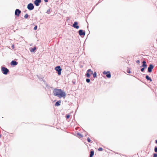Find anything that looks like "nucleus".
<instances>
[{"instance_id":"13","label":"nucleus","mask_w":157,"mask_h":157,"mask_svg":"<svg viewBox=\"0 0 157 157\" xmlns=\"http://www.w3.org/2000/svg\"><path fill=\"white\" fill-rule=\"evenodd\" d=\"M60 103H61L60 101H58L57 102H56V103H55V106H59L60 105Z\"/></svg>"},{"instance_id":"3","label":"nucleus","mask_w":157,"mask_h":157,"mask_svg":"<svg viewBox=\"0 0 157 157\" xmlns=\"http://www.w3.org/2000/svg\"><path fill=\"white\" fill-rule=\"evenodd\" d=\"M55 70L58 72V74L59 75H60L61 74V71H62V69L60 66H56L55 67Z\"/></svg>"},{"instance_id":"28","label":"nucleus","mask_w":157,"mask_h":157,"mask_svg":"<svg viewBox=\"0 0 157 157\" xmlns=\"http://www.w3.org/2000/svg\"><path fill=\"white\" fill-rule=\"evenodd\" d=\"M37 25H36L35 26V27H34V29L35 30H36L37 29Z\"/></svg>"},{"instance_id":"12","label":"nucleus","mask_w":157,"mask_h":157,"mask_svg":"<svg viewBox=\"0 0 157 157\" xmlns=\"http://www.w3.org/2000/svg\"><path fill=\"white\" fill-rule=\"evenodd\" d=\"M143 64L142 67L144 68H146L147 67V65L146 64V62L145 61H144L142 62Z\"/></svg>"},{"instance_id":"37","label":"nucleus","mask_w":157,"mask_h":157,"mask_svg":"<svg viewBox=\"0 0 157 157\" xmlns=\"http://www.w3.org/2000/svg\"><path fill=\"white\" fill-rule=\"evenodd\" d=\"M1 137V135L0 134V138Z\"/></svg>"},{"instance_id":"25","label":"nucleus","mask_w":157,"mask_h":157,"mask_svg":"<svg viewBox=\"0 0 157 157\" xmlns=\"http://www.w3.org/2000/svg\"><path fill=\"white\" fill-rule=\"evenodd\" d=\"M153 157H157V154L156 153L154 154Z\"/></svg>"},{"instance_id":"18","label":"nucleus","mask_w":157,"mask_h":157,"mask_svg":"<svg viewBox=\"0 0 157 157\" xmlns=\"http://www.w3.org/2000/svg\"><path fill=\"white\" fill-rule=\"evenodd\" d=\"M76 134H77L78 136H79L81 138H82L83 137V136L82 135V134L79 133L77 132Z\"/></svg>"},{"instance_id":"8","label":"nucleus","mask_w":157,"mask_h":157,"mask_svg":"<svg viewBox=\"0 0 157 157\" xmlns=\"http://www.w3.org/2000/svg\"><path fill=\"white\" fill-rule=\"evenodd\" d=\"M78 33L80 36H84L85 34V31H83L82 30H80L78 31Z\"/></svg>"},{"instance_id":"2","label":"nucleus","mask_w":157,"mask_h":157,"mask_svg":"<svg viewBox=\"0 0 157 157\" xmlns=\"http://www.w3.org/2000/svg\"><path fill=\"white\" fill-rule=\"evenodd\" d=\"M1 70L2 73L5 75H7L9 72L8 69L4 67H1Z\"/></svg>"},{"instance_id":"14","label":"nucleus","mask_w":157,"mask_h":157,"mask_svg":"<svg viewBox=\"0 0 157 157\" xmlns=\"http://www.w3.org/2000/svg\"><path fill=\"white\" fill-rule=\"evenodd\" d=\"M94 151L93 150L91 151L90 152V157H93V156L94 155Z\"/></svg>"},{"instance_id":"6","label":"nucleus","mask_w":157,"mask_h":157,"mask_svg":"<svg viewBox=\"0 0 157 157\" xmlns=\"http://www.w3.org/2000/svg\"><path fill=\"white\" fill-rule=\"evenodd\" d=\"M21 11L18 9H16L15 10V15L17 17H18L19 16L20 14L21 13Z\"/></svg>"},{"instance_id":"7","label":"nucleus","mask_w":157,"mask_h":157,"mask_svg":"<svg viewBox=\"0 0 157 157\" xmlns=\"http://www.w3.org/2000/svg\"><path fill=\"white\" fill-rule=\"evenodd\" d=\"M153 67L154 66L152 64H150L149 67H148V71L149 72H151L152 71V70L153 68Z\"/></svg>"},{"instance_id":"17","label":"nucleus","mask_w":157,"mask_h":157,"mask_svg":"<svg viewBox=\"0 0 157 157\" xmlns=\"http://www.w3.org/2000/svg\"><path fill=\"white\" fill-rule=\"evenodd\" d=\"M108 73H109L106 74V77L108 78H110L111 76L110 73L109 71H108Z\"/></svg>"},{"instance_id":"11","label":"nucleus","mask_w":157,"mask_h":157,"mask_svg":"<svg viewBox=\"0 0 157 157\" xmlns=\"http://www.w3.org/2000/svg\"><path fill=\"white\" fill-rule=\"evenodd\" d=\"M10 64L11 65L16 66L17 65V62L15 60H13L11 62Z\"/></svg>"},{"instance_id":"24","label":"nucleus","mask_w":157,"mask_h":157,"mask_svg":"<svg viewBox=\"0 0 157 157\" xmlns=\"http://www.w3.org/2000/svg\"><path fill=\"white\" fill-rule=\"evenodd\" d=\"M87 140L88 142H90V141H91V140H90V138L89 137L87 138Z\"/></svg>"},{"instance_id":"1","label":"nucleus","mask_w":157,"mask_h":157,"mask_svg":"<svg viewBox=\"0 0 157 157\" xmlns=\"http://www.w3.org/2000/svg\"><path fill=\"white\" fill-rule=\"evenodd\" d=\"M53 95L60 98H64L66 95L65 92L61 89L55 88L53 90Z\"/></svg>"},{"instance_id":"10","label":"nucleus","mask_w":157,"mask_h":157,"mask_svg":"<svg viewBox=\"0 0 157 157\" xmlns=\"http://www.w3.org/2000/svg\"><path fill=\"white\" fill-rule=\"evenodd\" d=\"M72 26L76 29L79 28V26L78 25V22L76 21L73 24Z\"/></svg>"},{"instance_id":"38","label":"nucleus","mask_w":157,"mask_h":157,"mask_svg":"<svg viewBox=\"0 0 157 157\" xmlns=\"http://www.w3.org/2000/svg\"><path fill=\"white\" fill-rule=\"evenodd\" d=\"M69 118H70V115H69Z\"/></svg>"},{"instance_id":"26","label":"nucleus","mask_w":157,"mask_h":157,"mask_svg":"<svg viewBox=\"0 0 157 157\" xmlns=\"http://www.w3.org/2000/svg\"><path fill=\"white\" fill-rule=\"evenodd\" d=\"M145 68H144V67H143L141 69V71H142V72H143L144 71V69Z\"/></svg>"},{"instance_id":"31","label":"nucleus","mask_w":157,"mask_h":157,"mask_svg":"<svg viewBox=\"0 0 157 157\" xmlns=\"http://www.w3.org/2000/svg\"><path fill=\"white\" fill-rule=\"evenodd\" d=\"M136 63H140V61L139 60H137L136 61Z\"/></svg>"},{"instance_id":"9","label":"nucleus","mask_w":157,"mask_h":157,"mask_svg":"<svg viewBox=\"0 0 157 157\" xmlns=\"http://www.w3.org/2000/svg\"><path fill=\"white\" fill-rule=\"evenodd\" d=\"M41 2V0H35L34 3L36 6H38Z\"/></svg>"},{"instance_id":"32","label":"nucleus","mask_w":157,"mask_h":157,"mask_svg":"<svg viewBox=\"0 0 157 157\" xmlns=\"http://www.w3.org/2000/svg\"><path fill=\"white\" fill-rule=\"evenodd\" d=\"M11 47H12V48L13 49H14V45L13 44L11 46Z\"/></svg>"},{"instance_id":"20","label":"nucleus","mask_w":157,"mask_h":157,"mask_svg":"<svg viewBox=\"0 0 157 157\" xmlns=\"http://www.w3.org/2000/svg\"><path fill=\"white\" fill-rule=\"evenodd\" d=\"M29 17V15L28 14H26L24 16V18L25 19H27Z\"/></svg>"},{"instance_id":"34","label":"nucleus","mask_w":157,"mask_h":157,"mask_svg":"<svg viewBox=\"0 0 157 157\" xmlns=\"http://www.w3.org/2000/svg\"><path fill=\"white\" fill-rule=\"evenodd\" d=\"M72 82H73V83L74 84H75V81H73Z\"/></svg>"},{"instance_id":"23","label":"nucleus","mask_w":157,"mask_h":157,"mask_svg":"<svg viewBox=\"0 0 157 157\" xmlns=\"http://www.w3.org/2000/svg\"><path fill=\"white\" fill-rule=\"evenodd\" d=\"M155 151L157 153V147H155L154 149Z\"/></svg>"},{"instance_id":"33","label":"nucleus","mask_w":157,"mask_h":157,"mask_svg":"<svg viewBox=\"0 0 157 157\" xmlns=\"http://www.w3.org/2000/svg\"><path fill=\"white\" fill-rule=\"evenodd\" d=\"M127 72H128V73H131V71H130V70H129V71H127Z\"/></svg>"},{"instance_id":"29","label":"nucleus","mask_w":157,"mask_h":157,"mask_svg":"<svg viewBox=\"0 0 157 157\" xmlns=\"http://www.w3.org/2000/svg\"><path fill=\"white\" fill-rule=\"evenodd\" d=\"M66 117L67 119H69V114H67L66 115Z\"/></svg>"},{"instance_id":"19","label":"nucleus","mask_w":157,"mask_h":157,"mask_svg":"<svg viewBox=\"0 0 157 157\" xmlns=\"http://www.w3.org/2000/svg\"><path fill=\"white\" fill-rule=\"evenodd\" d=\"M93 77L95 78L97 76V74L96 72H94L93 74Z\"/></svg>"},{"instance_id":"16","label":"nucleus","mask_w":157,"mask_h":157,"mask_svg":"<svg viewBox=\"0 0 157 157\" xmlns=\"http://www.w3.org/2000/svg\"><path fill=\"white\" fill-rule=\"evenodd\" d=\"M36 49V47H34V48H31L30 49V51L31 52H34L35 50Z\"/></svg>"},{"instance_id":"22","label":"nucleus","mask_w":157,"mask_h":157,"mask_svg":"<svg viewBox=\"0 0 157 157\" xmlns=\"http://www.w3.org/2000/svg\"><path fill=\"white\" fill-rule=\"evenodd\" d=\"M98 151H101L103 150V148L102 147H99L98 149Z\"/></svg>"},{"instance_id":"27","label":"nucleus","mask_w":157,"mask_h":157,"mask_svg":"<svg viewBox=\"0 0 157 157\" xmlns=\"http://www.w3.org/2000/svg\"><path fill=\"white\" fill-rule=\"evenodd\" d=\"M50 9H48L47 10V11L46 13H47L48 14H49V13L50 12Z\"/></svg>"},{"instance_id":"36","label":"nucleus","mask_w":157,"mask_h":157,"mask_svg":"<svg viewBox=\"0 0 157 157\" xmlns=\"http://www.w3.org/2000/svg\"><path fill=\"white\" fill-rule=\"evenodd\" d=\"M155 143H156V144H157V140H155Z\"/></svg>"},{"instance_id":"15","label":"nucleus","mask_w":157,"mask_h":157,"mask_svg":"<svg viewBox=\"0 0 157 157\" xmlns=\"http://www.w3.org/2000/svg\"><path fill=\"white\" fill-rule=\"evenodd\" d=\"M145 78L147 80H149L150 82H151L152 81L151 78L147 75L146 76Z\"/></svg>"},{"instance_id":"35","label":"nucleus","mask_w":157,"mask_h":157,"mask_svg":"<svg viewBox=\"0 0 157 157\" xmlns=\"http://www.w3.org/2000/svg\"><path fill=\"white\" fill-rule=\"evenodd\" d=\"M44 1L46 2H48V0H44Z\"/></svg>"},{"instance_id":"21","label":"nucleus","mask_w":157,"mask_h":157,"mask_svg":"<svg viewBox=\"0 0 157 157\" xmlns=\"http://www.w3.org/2000/svg\"><path fill=\"white\" fill-rule=\"evenodd\" d=\"M86 82H87V83H89L90 82V79L89 78H87L86 80Z\"/></svg>"},{"instance_id":"39","label":"nucleus","mask_w":157,"mask_h":157,"mask_svg":"<svg viewBox=\"0 0 157 157\" xmlns=\"http://www.w3.org/2000/svg\"><path fill=\"white\" fill-rule=\"evenodd\" d=\"M68 20V19H67V21Z\"/></svg>"},{"instance_id":"5","label":"nucleus","mask_w":157,"mask_h":157,"mask_svg":"<svg viewBox=\"0 0 157 157\" xmlns=\"http://www.w3.org/2000/svg\"><path fill=\"white\" fill-rule=\"evenodd\" d=\"M90 72L91 74H93V71H91V70L90 69H88L86 72V77L88 78H90Z\"/></svg>"},{"instance_id":"30","label":"nucleus","mask_w":157,"mask_h":157,"mask_svg":"<svg viewBox=\"0 0 157 157\" xmlns=\"http://www.w3.org/2000/svg\"><path fill=\"white\" fill-rule=\"evenodd\" d=\"M103 74L104 75H106L107 74V72L105 71H104L103 72Z\"/></svg>"},{"instance_id":"4","label":"nucleus","mask_w":157,"mask_h":157,"mask_svg":"<svg viewBox=\"0 0 157 157\" xmlns=\"http://www.w3.org/2000/svg\"><path fill=\"white\" fill-rule=\"evenodd\" d=\"M27 7L29 10H31L34 9V6L33 4L30 3L28 5Z\"/></svg>"}]
</instances>
